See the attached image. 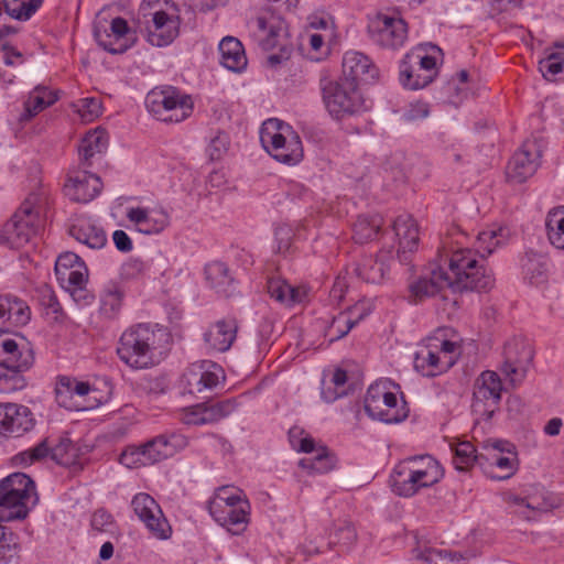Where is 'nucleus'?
<instances>
[{"instance_id": "15", "label": "nucleus", "mask_w": 564, "mask_h": 564, "mask_svg": "<svg viewBox=\"0 0 564 564\" xmlns=\"http://www.w3.org/2000/svg\"><path fill=\"white\" fill-rule=\"evenodd\" d=\"M506 501L513 508L514 513L529 521L558 506V499L544 488H534L523 497L509 494Z\"/></svg>"}, {"instance_id": "50", "label": "nucleus", "mask_w": 564, "mask_h": 564, "mask_svg": "<svg viewBox=\"0 0 564 564\" xmlns=\"http://www.w3.org/2000/svg\"><path fill=\"white\" fill-rule=\"evenodd\" d=\"M43 0H10L6 3V12L19 21L29 20L42 6Z\"/></svg>"}, {"instance_id": "59", "label": "nucleus", "mask_w": 564, "mask_h": 564, "mask_svg": "<svg viewBox=\"0 0 564 564\" xmlns=\"http://www.w3.org/2000/svg\"><path fill=\"white\" fill-rule=\"evenodd\" d=\"M303 468H307L314 473H327L333 468V460L326 453L325 448H321L313 458H304L300 460Z\"/></svg>"}, {"instance_id": "41", "label": "nucleus", "mask_w": 564, "mask_h": 564, "mask_svg": "<svg viewBox=\"0 0 564 564\" xmlns=\"http://www.w3.org/2000/svg\"><path fill=\"white\" fill-rule=\"evenodd\" d=\"M21 544L17 533L0 524V562L19 564Z\"/></svg>"}, {"instance_id": "54", "label": "nucleus", "mask_w": 564, "mask_h": 564, "mask_svg": "<svg viewBox=\"0 0 564 564\" xmlns=\"http://www.w3.org/2000/svg\"><path fill=\"white\" fill-rule=\"evenodd\" d=\"M74 107L83 121L90 122L102 112V104L98 97H85L77 100Z\"/></svg>"}, {"instance_id": "3", "label": "nucleus", "mask_w": 564, "mask_h": 564, "mask_svg": "<svg viewBox=\"0 0 564 564\" xmlns=\"http://www.w3.org/2000/svg\"><path fill=\"white\" fill-rule=\"evenodd\" d=\"M37 503L34 481L23 473H13L0 481V521L25 519Z\"/></svg>"}, {"instance_id": "36", "label": "nucleus", "mask_w": 564, "mask_h": 564, "mask_svg": "<svg viewBox=\"0 0 564 564\" xmlns=\"http://www.w3.org/2000/svg\"><path fill=\"white\" fill-rule=\"evenodd\" d=\"M412 471L420 474L425 482L437 484L444 476V470L438 462L431 455L409 457L401 462Z\"/></svg>"}, {"instance_id": "55", "label": "nucleus", "mask_w": 564, "mask_h": 564, "mask_svg": "<svg viewBox=\"0 0 564 564\" xmlns=\"http://www.w3.org/2000/svg\"><path fill=\"white\" fill-rule=\"evenodd\" d=\"M357 540V533L350 523H344L329 534L328 545H338L343 550H348Z\"/></svg>"}, {"instance_id": "16", "label": "nucleus", "mask_w": 564, "mask_h": 564, "mask_svg": "<svg viewBox=\"0 0 564 564\" xmlns=\"http://www.w3.org/2000/svg\"><path fill=\"white\" fill-rule=\"evenodd\" d=\"M131 507L142 521L147 529L158 539L165 540L170 538L171 527L164 518L159 503L148 494H137L132 501Z\"/></svg>"}, {"instance_id": "27", "label": "nucleus", "mask_w": 564, "mask_h": 564, "mask_svg": "<svg viewBox=\"0 0 564 564\" xmlns=\"http://www.w3.org/2000/svg\"><path fill=\"white\" fill-rule=\"evenodd\" d=\"M393 230L399 238L398 259L406 264L419 242V229L414 219L410 215H400L393 223Z\"/></svg>"}, {"instance_id": "5", "label": "nucleus", "mask_w": 564, "mask_h": 564, "mask_svg": "<svg viewBox=\"0 0 564 564\" xmlns=\"http://www.w3.org/2000/svg\"><path fill=\"white\" fill-rule=\"evenodd\" d=\"M144 104L148 111L163 122H182L194 110L192 96L170 85L151 89L145 96Z\"/></svg>"}, {"instance_id": "6", "label": "nucleus", "mask_w": 564, "mask_h": 564, "mask_svg": "<svg viewBox=\"0 0 564 564\" xmlns=\"http://www.w3.org/2000/svg\"><path fill=\"white\" fill-rule=\"evenodd\" d=\"M391 386H393L392 381L381 380L368 388L364 409L372 420L394 424L408 417L406 403L403 401L402 404H399L397 394L391 391Z\"/></svg>"}, {"instance_id": "53", "label": "nucleus", "mask_w": 564, "mask_h": 564, "mask_svg": "<svg viewBox=\"0 0 564 564\" xmlns=\"http://www.w3.org/2000/svg\"><path fill=\"white\" fill-rule=\"evenodd\" d=\"M31 312L26 303L15 296L9 299L7 308V324L10 326H23L30 321Z\"/></svg>"}, {"instance_id": "10", "label": "nucleus", "mask_w": 564, "mask_h": 564, "mask_svg": "<svg viewBox=\"0 0 564 564\" xmlns=\"http://www.w3.org/2000/svg\"><path fill=\"white\" fill-rule=\"evenodd\" d=\"M36 197L26 198L12 218L3 226L1 239L10 248L25 246L40 230L41 219L34 210Z\"/></svg>"}, {"instance_id": "33", "label": "nucleus", "mask_w": 564, "mask_h": 564, "mask_svg": "<svg viewBox=\"0 0 564 564\" xmlns=\"http://www.w3.org/2000/svg\"><path fill=\"white\" fill-rule=\"evenodd\" d=\"M69 235L89 249L99 250L107 243L105 230L88 219H79L68 229Z\"/></svg>"}, {"instance_id": "11", "label": "nucleus", "mask_w": 564, "mask_h": 564, "mask_svg": "<svg viewBox=\"0 0 564 564\" xmlns=\"http://www.w3.org/2000/svg\"><path fill=\"white\" fill-rule=\"evenodd\" d=\"M367 33L372 44L382 48L398 50L408 39V25L402 18L378 14L370 20Z\"/></svg>"}, {"instance_id": "51", "label": "nucleus", "mask_w": 564, "mask_h": 564, "mask_svg": "<svg viewBox=\"0 0 564 564\" xmlns=\"http://www.w3.org/2000/svg\"><path fill=\"white\" fill-rule=\"evenodd\" d=\"M476 449L470 442H460L454 447L453 464L457 470H467L480 457L475 454Z\"/></svg>"}, {"instance_id": "20", "label": "nucleus", "mask_w": 564, "mask_h": 564, "mask_svg": "<svg viewBox=\"0 0 564 564\" xmlns=\"http://www.w3.org/2000/svg\"><path fill=\"white\" fill-rule=\"evenodd\" d=\"M34 426L31 410L17 403H0V434L19 437Z\"/></svg>"}, {"instance_id": "47", "label": "nucleus", "mask_w": 564, "mask_h": 564, "mask_svg": "<svg viewBox=\"0 0 564 564\" xmlns=\"http://www.w3.org/2000/svg\"><path fill=\"white\" fill-rule=\"evenodd\" d=\"M545 227L550 242L557 249H564V206L549 212Z\"/></svg>"}, {"instance_id": "9", "label": "nucleus", "mask_w": 564, "mask_h": 564, "mask_svg": "<svg viewBox=\"0 0 564 564\" xmlns=\"http://www.w3.org/2000/svg\"><path fill=\"white\" fill-rule=\"evenodd\" d=\"M502 382L491 370L482 371L474 383L471 414L474 423L488 422L498 411L501 401Z\"/></svg>"}, {"instance_id": "43", "label": "nucleus", "mask_w": 564, "mask_h": 564, "mask_svg": "<svg viewBox=\"0 0 564 564\" xmlns=\"http://www.w3.org/2000/svg\"><path fill=\"white\" fill-rule=\"evenodd\" d=\"M268 293L280 303L292 305L302 301L303 294L281 278H270L267 283Z\"/></svg>"}, {"instance_id": "26", "label": "nucleus", "mask_w": 564, "mask_h": 564, "mask_svg": "<svg viewBox=\"0 0 564 564\" xmlns=\"http://www.w3.org/2000/svg\"><path fill=\"white\" fill-rule=\"evenodd\" d=\"M238 325L234 318H223L212 324L204 333L206 346L215 351L225 352L232 346Z\"/></svg>"}, {"instance_id": "31", "label": "nucleus", "mask_w": 564, "mask_h": 564, "mask_svg": "<svg viewBox=\"0 0 564 564\" xmlns=\"http://www.w3.org/2000/svg\"><path fill=\"white\" fill-rule=\"evenodd\" d=\"M454 364V359L442 360V356L430 339L427 345L420 348L414 357V368L426 377L437 376L449 369Z\"/></svg>"}, {"instance_id": "24", "label": "nucleus", "mask_w": 564, "mask_h": 564, "mask_svg": "<svg viewBox=\"0 0 564 564\" xmlns=\"http://www.w3.org/2000/svg\"><path fill=\"white\" fill-rule=\"evenodd\" d=\"M378 77V68L365 54L356 51L346 52L343 57V76L359 83H372Z\"/></svg>"}, {"instance_id": "52", "label": "nucleus", "mask_w": 564, "mask_h": 564, "mask_svg": "<svg viewBox=\"0 0 564 564\" xmlns=\"http://www.w3.org/2000/svg\"><path fill=\"white\" fill-rule=\"evenodd\" d=\"M26 386L25 378L22 371L9 369L0 365V392L13 393L22 390Z\"/></svg>"}, {"instance_id": "49", "label": "nucleus", "mask_w": 564, "mask_h": 564, "mask_svg": "<svg viewBox=\"0 0 564 564\" xmlns=\"http://www.w3.org/2000/svg\"><path fill=\"white\" fill-rule=\"evenodd\" d=\"M521 269L524 275L531 284L539 283L544 276L545 264L542 258L534 252H527L521 258Z\"/></svg>"}, {"instance_id": "42", "label": "nucleus", "mask_w": 564, "mask_h": 564, "mask_svg": "<svg viewBox=\"0 0 564 564\" xmlns=\"http://www.w3.org/2000/svg\"><path fill=\"white\" fill-rule=\"evenodd\" d=\"M205 275L210 286L217 292L223 293L226 296L230 294L228 288L232 284L234 278L230 275L226 263L220 261L208 263L205 267Z\"/></svg>"}, {"instance_id": "7", "label": "nucleus", "mask_w": 564, "mask_h": 564, "mask_svg": "<svg viewBox=\"0 0 564 564\" xmlns=\"http://www.w3.org/2000/svg\"><path fill=\"white\" fill-rule=\"evenodd\" d=\"M48 455L61 466L73 468V470L82 469L80 448L68 436H61L57 443L46 437L35 446L17 454L13 460L15 464L30 466Z\"/></svg>"}, {"instance_id": "63", "label": "nucleus", "mask_w": 564, "mask_h": 564, "mask_svg": "<svg viewBox=\"0 0 564 564\" xmlns=\"http://www.w3.org/2000/svg\"><path fill=\"white\" fill-rule=\"evenodd\" d=\"M147 269L148 268L142 260L131 258L121 265L120 278L127 281L134 280L143 275L147 272Z\"/></svg>"}, {"instance_id": "19", "label": "nucleus", "mask_w": 564, "mask_h": 564, "mask_svg": "<svg viewBox=\"0 0 564 564\" xmlns=\"http://www.w3.org/2000/svg\"><path fill=\"white\" fill-rule=\"evenodd\" d=\"M0 329V365L18 371H28L34 362V352L24 337H4Z\"/></svg>"}, {"instance_id": "35", "label": "nucleus", "mask_w": 564, "mask_h": 564, "mask_svg": "<svg viewBox=\"0 0 564 564\" xmlns=\"http://www.w3.org/2000/svg\"><path fill=\"white\" fill-rule=\"evenodd\" d=\"M126 291L118 281H108L100 293V314L107 319L119 316Z\"/></svg>"}, {"instance_id": "23", "label": "nucleus", "mask_w": 564, "mask_h": 564, "mask_svg": "<svg viewBox=\"0 0 564 564\" xmlns=\"http://www.w3.org/2000/svg\"><path fill=\"white\" fill-rule=\"evenodd\" d=\"M127 218L137 230L144 235L162 232L170 223V217L163 209H150L145 207H131L127 209Z\"/></svg>"}, {"instance_id": "32", "label": "nucleus", "mask_w": 564, "mask_h": 564, "mask_svg": "<svg viewBox=\"0 0 564 564\" xmlns=\"http://www.w3.org/2000/svg\"><path fill=\"white\" fill-rule=\"evenodd\" d=\"M220 64L234 73H241L248 65L242 43L234 36H225L218 45Z\"/></svg>"}, {"instance_id": "28", "label": "nucleus", "mask_w": 564, "mask_h": 564, "mask_svg": "<svg viewBox=\"0 0 564 564\" xmlns=\"http://www.w3.org/2000/svg\"><path fill=\"white\" fill-rule=\"evenodd\" d=\"M89 391L90 386L87 382L63 376L58 378L56 383V402L67 410H80L84 408L78 399L87 395Z\"/></svg>"}, {"instance_id": "46", "label": "nucleus", "mask_w": 564, "mask_h": 564, "mask_svg": "<svg viewBox=\"0 0 564 564\" xmlns=\"http://www.w3.org/2000/svg\"><path fill=\"white\" fill-rule=\"evenodd\" d=\"M507 236L508 230L501 227L498 229L484 230L477 236V250H469L475 253L476 258L478 253H480L484 258L491 254L497 247L501 246L505 242Z\"/></svg>"}, {"instance_id": "45", "label": "nucleus", "mask_w": 564, "mask_h": 564, "mask_svg": "<svg viewBox=\"0 0 564 564\" xmlns=\"http://www.w3.org/2000/svg\"><path fill=\"white\" fill-rule=\"evenodd\" d=\"M360 321H362V315L354 317L347 311L340 312L325 328V337H329V343L336 341L345 337Z\"/></svg>"}, {"instance_id": "14", "label": "nucleus", "mask_w": 564, "mask_h": 564, "mask_svg": "<svg viewBox=\"0 0 564 564\" xmlns=\"http://www.w3.org/2000/svg\"><path fill=\"white\" fill-rule=\"evenodd\" d=\"M93 33L97 44L110 54L127 52L133 42V33L121 17L112 19L108 28L101 22L95 23Z\"/></svg>"}, {"instance_id": "29", "label": "nucleus", "mask_w": 564, "mask_h": 564, "mask_svg": "<svg viewBox=\"0 0 564 564\" xmlns=\"http://www.w3.org/2000/svg\"><path fill=\"white\" fill-rule=\"evenodd\" d=\"M390 486L392 491L400 497H412L420 489L433 486L425 482L420 474L412 471L406 465L400 463L393 469L390 476Z\"/></svg>"}, {"instance_id": "58", "label": "nucleus", "mask_w": 564, "mask_h": 564, "mask_svg": "<svg viewBox=\"0 0 564 564\" xmlns=\"http://www.w3.org/2000/svg\"><path fill=\"white\" fill-rule=\"evenodd\" d=\"M240 502H248V500L242 498L240 490L223 487L218 490L215 498L209 501L208 509L227 508V506L240 505Z\"/></svg>"}, {"instance_id": "61", "label": "nucleus", "mask_w": 564, "mask_h": 564, "mask_svg": "<svg viewBox=\"0 0 564 564\" xmlns=\"http://www.w3.org/2000/svg\"><path fill=\"white\" fill-rule=\"evenodd\" d=\"M120 464L128 468L147 466L142 446H128L120 455Z\"/></svg>"}, {"instance_id": "60", "label": "nucleus", "mask_w": 564, "mask_h": 564, "mask_svg": "<svg viewBox=\"0 0 564 564\" xmlns=\"http://www.w3.org/2000/svg\"><path fill=\"white\" fill-rule=\"evenodd\" d=\"M490 460L491 466L502 471V474L495 476L498 479H507L517 470V455L514 452L508 455L494 454Z\"/></svg>"}, {"instance_id": "1", "label": "nucleus", "mask_w": 564, "mask_h": 564, "mask_svg": "<svg viewBox=\"0 0 564 564\" xmlns=\"http://www.w3.org/2000/svg\"><path fill=\"white\" fill-rule=\"evenodd\" d=\"M438 259L440 264L431 270L429 276H421L409 285L416 300L434 296L444 289L454 293L486 292L495 284L492 272L476 260L469 248L454 247L452 242L444 241Z\"/></svg>"}, {"instance_id": "4", "label": "nucleus", "mask_w": 564, "mask_h": 564, "mask_svg": "<svg viewBox=\"0 0 564 564\" xmlns=\"http://www.w3.org/2000/svg\"><path fill=\"white\" fill-rule=\"evenodd\" d=\"M441 56L442 52L435 45H430V51L417 46L408 52L399 65L401 85L411 90L426 87L437 76Z\"/></svg>"}, {"instance_id": "21", "label": "nucleus", "mask_w": 564, "mask_h": 564, "mask_svg": "<svg viewBox=\"0 0 564 564\" xmlns=\"http://www.w3.org/2000/svg\"><path fill=\"white\" fill-rule=\"evenodd\" d=\"M148 17L152 22V25L148 26V41L159 47L171 44L178 34V18L166 13L163 8L154 10Z\"/></svg>"}, {"instance_id": "34", "label": "nucleus", "mask_w": 564, "mask_h": 564, "mask_svg": "<svg viewBox=\"0 0 564 564\" xmlns=\"http://www.w3.org/2000/svg\"><path fill=\"white\" fill-rule=\"evenodd\" d=\"M391 258L390 251H380L373 258L372 256L364 257L356 265L355 272L358 278L367 283H380L386 275L388 265L386 261Z\"/></svg>"}, {"instance_id": "22", "label": "nucleus", "mask_w": 564, "mask_h": 564, "mask_svg": "<svg viewBox=\"0 0 564 564\" xmlns=\"http://www.w3.org/2000/svg\"><path fill=\"white\" fill-rule=\"evenodd\" d=\"M102 188V182L97 174L86 170L77 172L69 176L65 184L66 195L74 202L88 203L99 195Z\"/></svg>"}, {"instance_id": "39", "label": "nucleus", "mask_w": 564, "mask_h": 564, "mask_svg": "<svg viewBox=\"0 0 564 564\" xmlns=\"http://www.w3.org/2000/svg\"><path fill=\"white\" fill-rule=\"evenodd\" d=\"M260 147L278 162L295 165L302 161V143H260Z\"/></svg>"}, {"instance_id": "57", "label": "nucleus", "mask_w": 564, "mask_h": 564, "mask_svg": "<svg viewBox=\"0 0 564 564\" xmlns=\"http://www.w3.org/2000/svg\"><path fill=\"white\" fill-rule=\"evenodd\" d=\"M178 420L186 425L209 424L206 414V403L186 406L180 410Z\"/></svg>"}, {"instance_id": "37", "label": "nucleus", "mask_w": 564, "mask_h": 564, "mask_svg": "<svg viewBox=\"0 0 564 564\" xmlns=\"http://www.w3.org/2000/svg\"><path fill=\"white\" fill-rule=\"evenodd\" d=\"M259 138V141H300V135L292 126L278 118H269L262 122Z\"/></svg>"}, {"instance_id": "62", "label": "nucleus", "mask_w": 564, "mask_h": 564, "mask_svg": "<svg viewBox=\"0 0 564 564\" xmlns=\"http://www.w3.org/2000/svg\"><path fill=\"white\" fill-rule=\"evenodd\" d=\"M58 280L67 281L69 286L82 290L88 279V270L85 263H79L75 269L57 275Z\"/></svg>"}, {"instance_id": "64", "label": "nucleus", "mask_w": 564, "mask_h": 564, "mask_svg": "<svg viewBox=\"0 0 564 564\" xmlns=\"http://www.w3.org/2000/svg\"><path fill=\"white\" fill-rule=\"evenodd\" d=\"M275 241L278 243L279 252H286L292 245V240L295 236L294 230L289 224H281L276 226L274 230Z\"/></svg>"}, {"instance_id": "56", "label": "nucleus", "mask_w": 564, "mask_h": 564, "mask_svg": "<svg viewBox=\"0 0 564 564\" xmlns=\"http://www.w3.org/2000/svg\"><path fill=\"white\" fill-rule=\"evenodd\" d=\"M237 409L236 399L220 400L215 403H206V414L209 424L216 423L228 415H230Z\"/></svg>"}, {"instance_id": "13", "label": "nucleus", "mask_w": 564, "mask_h": 564, "mask_svg": "<svg viewBox=\"0 0 564 564\" xmlns=\"http://www.w3.org/2000/svg\"><path fill=\"white\" fill-rule=\"evenodd\" d=\"M256 35L260 46L264 51L281 46L279 54H270L267 57V64L270 67H276L290 57V50L281 44L284 23L274 15H260L254 20Z\"/></svg>"}, {"instance_id": "12", "label": "nucleus", "mask_w": 564, "mask_h": 564, "mask_svg": "<svg viewBox=\"0 0 564 564\" xmlns=\"http://www.w3.org/2000/svg\"><path fill=\"white\" fill-rule=\"evenodd\" d=\"M502 356L503 360L499 369L508 383L516 388L527 377L533 360V349L523 340L512 339L506 343Z\"/></svg>"}, {"instance_id": "18", "label": "nucleus", "mask_w": 564, "mask_h": 564, "mask_svg": "<svg viewBox=\"0 0 564 564\" xmlns=\"http://www.w3.org/2000/svg\"><path fill=\"white\" fill-rule=\"evenodd\" d=\"M220 372V368L210 361L193 364L183 372L180 388L183 393L193 395L210 390L218 384Z\"/></svg>"}, {"instance_id": "17", "label": "nucleus", "mask_w": 564, "mask_h": 564, "mask_svg": "<svg viewBox=\"0 0 564 564\" xmlns=\"http://www.w3.org/2000/svg\"><path fill=\"white\" fill-rule=\"evenodd\" d=\"M542 155L539 143H521L507 165V178L514 184H522L534 175Z\"/></svg>"}, {"instance_id": "38", "label": "nucleus", "mask_w": 564, "mask_h": 564, "mask_svg": "<svg viewBox=\"0 0 564 564\" xmlns=\"http://www.w3.org/2000/svg\"><path fill=\"white\" fill-rule=\"evenodd\" d=\"M539 70L546 80H554L564 70V44L556 43L544 50L539 61Z\"/></svg>"}, {"instance_id": "48", "label": "nucleus", "mask_w": 564, "mask_h": 564, "mask_svg": "<svg viewBox=\"0 0 564 564\" xmlns=\"http://www.w3.org/2000/svg\"><path fill=\"white\" fill-rule=\"evenodd\" d=\"M108 143H83L78 147L79 164L86 170L101 164Z\"/></svg>"}, {"instance_id": "2", "label": "nucleus", "mask_w": 564, "mask_h": 564, "mask_svg": "<svg viewBox=\"0 0 564 564\" xmlns=\"http://www.w3.org/2000/svg\"><path fill=\"white\" fill-rule=\"evenodd\" d=\"M169 340L165 328L151 324H138L122 333L117 347L121 361L133 369L154 366Z\"/></svg>"}, {"instance_id": "44", "label": "nucleus", "mask_w": 564, "mask_h": 564, "mask_svg": "<svg viewBox=\"0 0 564 564\" xmlns=\"http://www.w3.org/2000/svg\"><path fill=\"white\" fill-rule=\"evenodd\" d=\"M382 226L379 215H361L354 224V239L358 243L368 242L377 237Z\"/></svg>"}, {"instance_id": "40", "label": "nucleus", "mask_w": 564, "mask_h": 564, "mask_svg": "<svg viewBox=\"0 0 564 564\" xmlns=\"http://www.w3.org/2000/svg\"><path fill=\"white\" fill-rule=\"evenodd\" d=\"M56 101V96L46 87L37 86L29 95L24 102V112L21 115L22 120H29L47 106Z\"/></svg>"}, {"instance_id": "8", "label": "nucleus", "mask_w": 564, "mask_h": 564, "mask_svg": "<svg viewBox=\"0 0 564 564\" xmlns=\"http://www.w3.org/2000/svg\"><path fill=\"white\" fill-rule=\"evenodd\" d=\"M322 91L326 109L333 117L354 115L366 108L359 87L351 79L329 80L323 85Z\"/></svg>"}, {"instance_id": "30", "label": "nucleus", "mask_w": 564, "mask_h": 564, "mask_svg": "<svg viewBox=\"0 0 564 564\" xmlns=\"http://www.w3.org/2000/svg\"><path fill=\"white\" fill-rule=\"evenodd\" d=\"M249 502H240V505H231L227 508L209 509L214 520L234 534H238L246 529L249 521Z\"/></svg>"}, {"instance_id": "25", "label": "nucleus", "mask_w": 564, "mask_h": 564, "mask_svg": "<svg viewBox=\"0 0 564 564\" xmlns=\"http://www.w3.org/2000/svg\"><path fill=\"white\" fill-rule=\"evenodd\" d=\"M186 438L180 434L159 435L142 446L147 465H152L173 456L178 449L186 446Z\"/></svg>"}]
</instances>
